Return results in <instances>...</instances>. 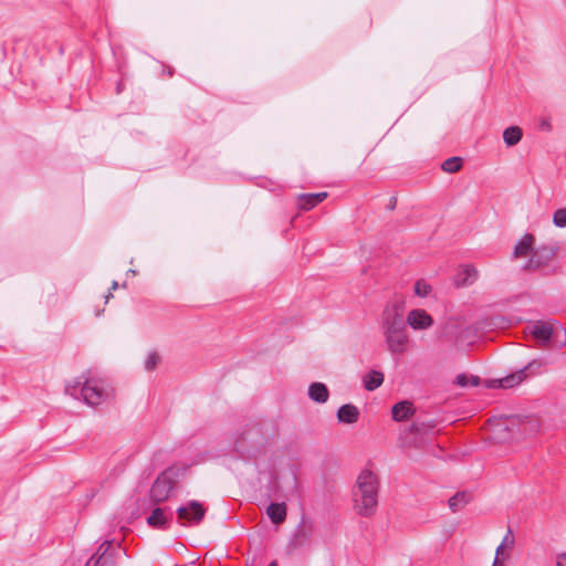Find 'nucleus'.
<instances>
[{
    "label": "nucleus",
    "instance_id": "obj_36",
    "mask_svg": "<svg viewBox=\"0 0 566 566\" xmlns=\"http://www.w3.org/2000/svg\"><path fill=\"white\" fill-rule=\"evenodd\" d=\"M268 566H279L276 560L271 562Z\"/></svg>",
    "mask_w": 566,
    "mask_h": 566
},
{
    "label": "nucleus",
    "instance_id": "obj_3",
    "mask_svg": "<svg viewBox=\"0 0 566 566\" xmlns=\"http://www.w3.org/2000/svg\"><path fill=\"white\" fill-rule=\"evenodd\" d=\"M65 391L74 398L82 397L85 403L93 407L102 405L112 395V390L105 380L91 373L83 374L70 381Z\"/></svg>",
    "mask_w": 566,
    "mask_h": 566
},
{
    "label": "nucleus",
    "instance_id": "obj_10",
    "mask_svg": "<svg viewBox=\"0 0 566 566\" xmlns=\"http://www.w3.org/2000/svg\"><path fill=\"white\" fill-rule=\"evenodd\" d=\"M406 323L413 331H426L433 325V318L424 310L415 308L407 314Z\"/></svg>",
    "mask_w": 566,
    "mask_h": 566
},
{
    "label": "nucleus",
    "instance_id": "obj_5",
    "mask_svg": "<svg viewBox=\"0 0 566 566\" xmlns=\"http://www.w3.org/2000/svg\"><path fill=\"white\" fill-rule=\"evenodd\" d=\"M185 474L186 469L182 467H170L161 472L150 488V500L154 503L168 500Z\"/></svg>",
    "mask_w": 566,
    "mask_h": 566
},
{
    "label": "nucleus",
    "instance_id": "obj_37",
    "mask_svg": "<svg viewBox=\"0 0 566 566\" xmlns=\"http://www.w3.org/2000/svg\"><path fill=\"white\" fill-rule=\"evenodd\" d=\"M411 430H412V431H417V430H418V429H417V426H416V424H412V426H411Z\"/></svg>",
    "mask_w": 566,
    "mask_h": 566
},
{
    "label": "nucleus",
    "instance_id": "obj_30",
    "mask_svg": "<svg viewBox=\"0 0 566 566\" xmlns=\"http://www.w3.org/2000/svg\"><path fill=\"white\" fill-rule=\"evenodd\" d=\"M555 566H566V551L558 552L554 556Z\"/></svg>",
    "mask_w": 566,
    "mask_h": 566
},
{
    "label": "nucleus",
    "instance_id": "obj_24",
    "mask_svg": "<svg viewBox=\"0 0 566 566\" xmlns=\"http://www.w3.org/2000/svg\"><path fill=\"white\" fill-rule=\"evenodd\" d=\"M415 294L420 297H426L431 293V286L423 280H419L415 283Z\"/></svg>",
    "mask_w": 566,
    "mask_h": 566
},
{
    "label": "nucleus",
    "instance_id": "obj_13",
    "mask_svg": "<svg viewBox=\"0 0 566 566\" xmlns=\"http://www.w3.org/2000/svg\"><path fill=\"white\" fill-rule=\"evenodd\" d=\"M336 417L340 423L354 424L359 419V410L355 405L345 403L338 408Z\"/></svg>",
    "mask_w": 566,
    "mask_h": 566
},
{
    "label": "nucleus",
    "instance_id": "obj_33",
    "mask_svg": "<svg viewBox=\"0 0 566 566\" xmlns=\"http://www.w3.org/2000/svg\"><path fill=\"white\" fill-rule=\"evenodd\" d=\"M469 379L467 378V376L464 375H459L457 377V382L460 385V386H467L468 385V381Z\"/></svg>",
    "mask_w": 566,
    "mask_h": 566
},
{
    "label": "nucleus",
    "instance_id": "obj_27",
    "mask_svg": "<svg viewBox=\"0 0 566 566\" xmlns=\"http://www.w3.org/2000/svg\"><path fill=\"white\" fill-rule=\"evenodd\" d=\"M464 274L465 277L463 279V283L468 285L472 284L478 277V271L473 266H467L464 269Z\"/></svg>",
    "mask_w": 566,
    "mask_h": 566
},
{
    "label": "nucleus",
    "instance_id": "obj_11",
    "mask_svg": "<svg viewBox=\"0 0 566 566\" xmlns=\"http://www.w3.org/2000/svg\"><path fill=\"white\" fill-rule=\"evenodd\" d=\"M534 367L539 368L541 363L537 360H533V361L528 363V365L525 366L524 368L518 369L517 371H515L504 378L493 380L491 386L492 387H501V388H513L514 386L521 384L526 378V370L534 368Z\"/></svg>",
    "mask_w": 566,
    "mask_h": 566
},
{
    "label": "nucleus",
    "instance_id": "obj_34",
    "mask_svg": "<svg viewBox=\"0 0 566 566\" xmlns=\"http://www.w3.org/2000/svg\"><path fill=\"white\" fill-rule=\"evenodd\" d=\"M468 381H469L468 385H471V386H478L479 385V378L475 377V376H471Z\"/></svg>",
    "mask_w": 566,
    "mask_h": 566
},
{
    "label": "nucleus",
    "instance_id": "obj_7",
    "mask_svg": "<svg viewBox=\"0 0 566 566\" xmlns=\"http://www.w3.org/2000/svg\"><path fill=\"white\" fill-rule=\"evenodd\" d=\"M205 514L206 509L198 501H189L177 509L178 518L184 523L192 525L199 524L203 520Z\"/></svg>",
    "mask_w": 566,
    "mask_h": 566
},
{
    "label": "nucleus",
    "instance_id": "obj_15",
    "mask_svg": "<svg viewBox=\"0 0 566 566\" xmlns=\"http://www.w3.org/2000/svg\"><path fill=\"white\" fill-rule=\"evenodd\" d=\"M266 514L273 524H281L286 520L287 509L285 503H271Z\"/></svg>",
    "mask_w": 566,
    "mask_h": 566
},
{
    "label": "nucleus",
    "instance_id": "obj_6",
    "mask_svg": "<svg viewBox=\"0 0 566 566\" xmlns=\"http://www.w3.org/2000/svg\"><path fill=\"white\" fill-rule=\"evenodd\" d=\"M126 553L120 546H113L111 542L102 543L96 553L86 562L85 566H115L117 560Z\"/></svg>",
    "mask_w": 566,
    "mask_h": 566
},
{
    "label": "nucleus",
    "instance_id": "obj_35",
    "mask_svg": "<svg viewBox=\"0 0 566 566\" xmlns=\"http://www.w3.org/2000/svg\"><path fill=\"white\" fill-rule=\"evenodd\" d=\"M117 286H118L117 282H116V281H114V282L112 283V290H116V289H117Z\"/></svg>",
    "mask_w": 566,
    "mask_h": 566
},
{
    "label": "nucleus",
    "instance_id": "obj_18",
    "mask_svg": "<svg viewBox=\"0 0 566 566\" xmlns=\"http://www.w3.org/2000/svg\"><path fill=\"white\" fill-rule=\"evenodd\" d=\"M384 374L379 370H370L363 377V384L366 390L374 391L384 382Z\"/></svg>",
    "mask_w": 566,
    "mask_h": 566
},
{
    "label": "nucleus",
    "instance_id": "obj_23",
    "mask_svg": "<svg viewBox=\"0 0 566 566\" xmlns=\"http://www.w3.org/2000/svg\"><path fill=\"white\" fill-rule=\"evenodd\" d=\"M462 167V160L459 157H451L442 163V170L449 174L457 172Z\"/></svg>",
    "mask_w": 566,
    "mask_h": 566
},
{
    "label": "nucleus",
    "instance_id": "obj_20",
    "mask_svg": "<svg viewBox=\"0 0 566 566\" xmlns=\"http://www.w3.org/2000/svg\"><path fill=\"white\" fill-rule=\"evenodd\" d=\"M512 549L509 546L500 543L495 549L494 560L491 566H506L511 558Z\"/></svg>",
    "mask_w": 566,
    "mask_h": 566
},
{
    "label": "nucleus",
    "instance_id": "obj_31",
    "mask_svg": "<svg viewBox=\"0 0 566 566\" xmlns=\"http://www.w3.org/2000/svg\"><path fill=\"white\" fill-rule=\"evenodd\" d=\"M538 126H539V129H542V130H545V132L552 130V124L548 118H541Z\"/></svg>",
    "mask_w": 566,
    "mask_h": 566
},
{
    "label": "nucleus",
    "instance_id": "obj_2",
    "mask_svg": "<svg viewBox=\"0 0 566 566\" xmlns=\"http://www.w3.org/2000/svg\"><path fill=\"white\" fill-rule=\"evenodd\" d=\"M379 480L369 469L363 470L353 488V507L364 517L373 516L377 511Z\"/></svg>",
    "mask_w": 566,
    "mask_h": 566
},
{
    "label": "nucleus",
    "instance_id": "obj_17",
    "mask_svg": "<svg viewBox=\"0 0 566 566\" xmlns=\"http://www.w3.org/2000/svg\"><path fill=\"white\" fill-rule=\"evenodd\" d=\"M310 398L318 403H325L328 400L329 392L323 382H313L308 388Z\"/></svg>",
    "mask_w": 566,
    "mask_h": 566
},
{
    "label": "nucleus",
    "instance_id": "obj_21",
    "mask_svg": "<svg viewBox=\"0 0 566 566\" xmlns=\"http://www.w3.org/2000/svg\"><path fill=\"white\" fill-rule=\"evenodd\" d=\"M167 521L166 510L161 507L155 509L147 518L148 524L157 528L165 527Z\"/></svg>",
    "mask_w": 566,
    "mask_h": 566
},
{
    "label": "nucleus",
    "instance_id": "obj_16",
    "mask_svg": "<svg viewBox=\"0 0 566 566\" xmlns=\"http://www.w3.org/2000/svg\"><path fill=\"white\" fill-rule=\"evenodd\" d=\"M535 239L532 234H524L523 238L515 244L513 256L524 258L533 252Z\"/></svg>",
    "mask_w": 566,
    "mask_h": 566
},
{
    "label": "nucleus",
    "instance_id": "obj_9",
    "mask_svg": "<svg viewBox=\"0 0 566 566\" xmlns=\"http://www.w3.org/2000/svg\"><path fill=\"white\" fill-rule=\"evenodd\" d=\"M315 534V524L313 521L303 517L295 528L293 544L295 547H303L312 543Z\"/></svg>",
    "mask_w": 566,
    "mask_h": 566
},
{
    "label": "nucleus",
    "instance_id": "obj_32",
    "mask_svg": "<svg viewBox=\"0 0 566 566\" xmlns=\"http://www.w3.org/2000/svg\"><path fill=\"white\" fill-rule=\"evenodd\" d=\"M312 197L314 198V200L316 201V203L318 205L319 202H322L324 199H326L327 197V192H318V193H312Z\"/></svg>",
    "mask_w": 566,
    "mask_h": 566
},
{
    "label": "nucleus",
    "instance_id": "obj_26",
    "mask_svg": "<svg viewBox=\"0 0 566 566\" xmlns=\"http://www.w3.org/2000/svg\"><path fill=\"white\" fill-rule=\"evenodd\" d=\"M553 223L557 228L566 227V208L557 209L553 214Z\"/></svg>",
    "mask_w": 566,
    "mask_h": 566
},
{
    "label": "nucleus",
    "instance_id": "obj_14",
    "mask_svg": "<svg viewBox=\"0 0 566 566\" xmlns=\"http://www.w3.org/2000/svg\"><path fill=\"white\" fill-rule=\"evenodd\" d=\"M415 413L412 402L403 400L394 405L391 409L392 419L395 421H406Z\"/></svg>",
    "mask_w": 566,
    "mask_h": 566
},
{
    "label": "nucleus",
    "instance_id": "obj_1",
    "mask_svg": "<svg viewBox=\"0 0 566 566\" xmlns=\"http://www.w3.org/2000/svg\"><path fill=\"white\" fill-rule=\"evenodd\" d=\"M380 325L387 352L392 356L406 354L411 339L403 322L402 305L397 302L388 304L382 312Z\"/></svg>",
    "mask_w": 566,
    "mask_h": 566
},
{
    "label": "nucleus",
    "instance_id": "obj_28",
    "mask_svg": "<svg viewBox=\"0 0 566 566\" xmlns=\"http://www.w3.org/2000/svg\"><path fill=\"white\" fill-rule=\"evenodd\" d=\"M159 359L160 358L157 353H149L145 359V368L147 370H153L159 363Z\"/></svg>",
    "mask_w": 566,
    "mask_h": 566
},
{
    "label": "nucleus",
    "instance_id": "obj_19",
    "mask_svg": "<svg viewBox=\"0 0 566 566\" xmlns=\"http://www.w3.org/2000/svg\"><path fill=\"white\" fill-rule=\"evenodd\" d=\"M523 137V130L518 126H510L503 132V140L507 147L517 145Z\"/></svg>",
    "mask_w": 566,
    "mask_h": 566
},
{
    "label": "nucleus",
    "instance_id": "obj_22",
    "mask_svg": "<svg viewBox=\"0 0 566 566\" xmlns=\"http://www.w3.org/2000/svg\"><path fill=\"white\" fill-rule=\"evenodd\" d=\"M470 500V495L465 492L457 493L454 496H452L449 500V506L453 512L459 511L461 507H463Z\"/></svg>",
    "mask_w": 566,
    "mask_h": 566
},
{
    "label": "nucleus",
    "instance_id": "obj_38",
    "mask_svg": "<svg viewBox=\"0 0 566 566\" xmlns=\"http://www.w3.org/2000/svg\"><path fill=\"white\" fill-rule=\"evenodd\" d=\"M128 273L135 274V271L134 270H129Z\"/></svg>",
    "mask_w": 566,
    "mask_h": 566
},
{
    "label": "nucleus",
    "instance_id": "obj_29",
    "mask_svg": "<svg viewBox=\"0 0 566 566\" xmlns=\"http://www.w3.org/2000/svg\"><path fill=\"white\" fill-rule=\"evenodd\" d=\"M501 543L504 544L505 546H509L511 549H513L514 544H515V538H514V535L511 530H507V532L504 535V537L502 538Z\"/></svg>",
    "mask_w": 566,
    "mask_h": 566
},
{
    "label": "nucleus",
    "instance_id": "obj_25",
    "mask_svg": "<svg viewBox=\"0 0 566 566\" xmlns=\"http://www.w3.org/2000/svg\"><path fill=\"white\" fill-rule=\"evenodd\" d=\"M300 207L304 210H310L314 208L317 203L312 197V193H304L298 196Z\"/></svg>",
    "mask_w": 566,
    "mask_h": 566
},
{
    "label": "nucleus",
    "instance_id": "obj_8",
    "mask_svg": "<svg viewBox=\"0 0 566 566\" xmlns=\"http://www.w3.org/2000/svg\"><path fill=\"white\" fill-rule=\"evenodd\" d=\"M518 424L517 430L523 434H532L537 431L536 421H516V420H500L492 424V431L494 436L500 439H505V437H501V432L503 430H514V428Z\"/></svg>",
    "mask_w": 566,
    "mask_h": 566
},
{
    "label": "nucleus",
    "instance_id": "obj_12",
    "mask_svg": "<svg viewBox=\"0 0 566 566\" xmlns=\"http://www.w3.org/2000/svg\"><path fill=\"white\" fill-rule=\"evenodd\" d=\"M553 254H554V251L546 247H542L536 250H533L530 261L525 265V269H530V270L538 269L539 266L545 264L548 260H551Z\"/></svg>",
    "mask_w": 566,
    "mask_h": 566
},
{
    "label": "nucleus",
    "instance_id": "obj_4",
    "mask_svg": "<svg viewBox=\"0 0 566 566\" xmlns=\"http://www.w3.org/2000/svg\"><path fill=\"white\" fill-rule=\"evenodd\" d=\"M539 346L563 348L566 346V331L555 321H534L525 329Z\"/></svg>",
    "mask_w": 566,
    "mask_h": 566
}]
</instances>
